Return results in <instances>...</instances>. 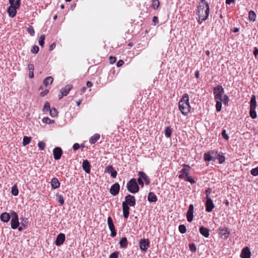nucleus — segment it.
<instances>
[{
	"instance_id": "obj_10",
	"label": "nucleus",
	"mask_w": 258,
	"mask_h": 258,
	"mask_svg": "<svg viewBox=\"0 0 258 258\" xmlns=\"http://www.w3.org/2000/svg\"><path fill=\"white\" fill-rule=\"evenodd\" d=\"M183 166L184 168L181 169L180 172V174L179 175V178L180 179H185L186 177L188 176L189 174V170L190 168V167L187 164H183Z\"/></svg>"
},
{
	"instance_id": "obj_28",
	"label": "nucleus",
	"mask_w": 258,
	"mask_h": 258,
	"mask_svg": "<svg viewBox=\"0 0 258 258\" xmlns=\"http://www.w3.org/2000/svg\"><path fill=\"white\" fill-rule=\"evenodd\" d=\"M100 138V135L99 134H95L89 139V143L91 144H94Z\"/></svg>"
},
{
	"instance_id": "obj_51",
	"label": "nucleus",
	"mask_w": 258,
	"mask_h": 258,
	"mask_svg": "<svg viewBox=\"0 0 258 258\" xmlns=\"http://www.w3.org/2000/svg\"><path fill=\"white\" fill-rule=\"evenodd\" d=\"M118 252L115 251L110 254L109 258H118Z\"/></svg>"
},
{
	"instance_id": "obj_8",
	"label": "nucleus",
	"mask_w": 258,
	"mask_h": 258,
	"mask_svg": "<svg viewBox=\"0 0 258 258\" xmlns=\"http://www.w3.org/2000/svg\"><path fill=\"white\" fill-rule=\"evenodd\" d=\"M122 203H126L127 206L134 207L136 205L135 197L131 195H127L125 197V201Z\"/></svg>"
},
{
	"instance_id": "obj_57",
	"label": "nucleus",
	"mask_w": 258,
	"mask_h": 258,
	"mask_svg": "<svg viewBox=\"0 0 258 258\" xmlns=\"http://www.w3.org/2000/svg\"><path fill=\"white\" fill-rule=\"evenodd\" d=\"M80 147V145L78 143H75L73 145V148L74 151L78 150Z\"/></svg>"
},
{
	"instance_id": "obj_61",
	"label": "nucleus",
	"mask_w": 258,
	"mask_h": 258,
	"mask_svg": "<svg viewBox=\"0 0 258 258\" xmlns=\"http://www.w3.org/2000/svg\"><path fill=\"white\" fill-rule=\"evenodd\" d=\"M55 46H56L55 43H52V44H50V45L49 46V50L50 51L53 50L55 48Z\"/></svg>"
},
{
	"instance_id": "obj_40",
	"label": "nucleus",
	"mask_w": 258,
	"mask_h": 258,
	"mask_svg": "<svg viewBox=\"0 0 258 258\" xmlns=\"http://www.w3.org/2000/svg\"><path fill=\"white\" fill-rule=\"evenodd\" d=\"M107 223L109 228L114 226L112 218L110 216H109L107 218Z\"/></svg>"
},
{
	"instance_id": "obj_22",
	"label": "nucleus",
	"mask_w": 258,
	"mask_h": 258,
	"mask_svg": "<svg viewBox=\"0 0 258 258\" xmlns=\"http://www.w3.org/2000/svg\"><path fill=\"white\" fill-rule=\"evenodd\" d=\"M216 108L217 111H220L221 110L222 108V101L224 104H226V96H224L223 100H216Z\"/></svg>"
},
{
	"instance_id": "obj_17",
	"label": "nucleus",
	"mask_w": 258,
	"mask_h": 258,
	"mask_svg": "<svg viewBox=\"0 0 258 258\" xmlns=\"http://www.w3.org/2000/svg\"><path fill=\"white\" fill-rule=\"evenodd\" d=\"M138 174L139 177L144 181L146 185H148L150 183V179L145 172L140 171Z\"/></svg>"
},
{
	"instance_id": "obj_11",
	"label": "nucleus",
	"mask_w": 258,
	"mask_h": 258,
	"mask_svg": "<svg viewBox=\"0 0 258 258\" xmlns=\"http://www.w3.org/2000/svg\"><path fill=\"white\" fill-rule=\"evenodd\" d=\"M194 206L192 204L189 205L188 210L186 213L187 220L188 222H191L194 218Z\"/></svg>"
},
{
	"instance_id": "obj_35",
	"label": "nucleus",
	"mask_w": 258,
	"mask_h": 258,
	"mask_svg": "<svg viewBox=\"0 0 258 258\" xmlns=\"http://www.w3.org/2000/svg\"><path fill=\"white\" fill-rule=\"evenodd\" d=\"M50 109H51V108H50V106L49 103L48 102H46L45 103L43 108L42 109V111L44 112H45L49 111Z\"/></svg>"
},
{
	"instance_id": "obj_52",
	"label": "nucleus",
	"mask_w": 258,
	"mask_h": 258,
	"mask_svg": "<svg viewBox=\"0 0 258 258\" xmlns=\"http://www.w3.org/2000/svg\"><path fill=\"white\" fill-rule=\"evenodd\" d=\"M114 170L113 167L111 165L108 166L106 168V171L108 173H111Z\"/></svg>"
},
{
	"instance_id": "obj_41",
	"label": "nucleus",
	"mask_w": 258,
	"mask_h": 258,
	"mask_svg": "<svg viewBox=\"0 0 258 258\" xmlns=\"http://www.w3.org/2000/svg\"><path fill=\"white\" fill-rule=\"evenodd\" d=\"M49 113H50V115L52 116V117H55V116L57 115V110L56 109L54 108V107H52L51 108V109L49 111Z\"/></svg>"
},
{
	"instance_id": "obj_39",
	"label": "nucleus",
	"mask_w": 258,
	"mask_h": 258,
	"mask_svg": "<svg viewBox=\"0 0 258 258\" xmlns=\"http://www.w3.org/2000/svg\"><path fill=\"white\" fill-rule=\"evenodd\" d=\"M21 223H20V225L24 227V228H26V227H27L26 224L28 222V219L25 218H21Z\"/></svg>"
},
{
	"instance_id": "obj_55",
	"label": "nucleus",
	"mask_w": 258,
	"mask_h": 258,
	"mask_svg": "<svg viewBox=\"0 0 258 258\" xmlns=\"http://www.w3.org/2000/svg\"><path fill=\"white\" fill-rule=\"evenodd\" d=\"M48 92H49V90L48 89H45L41 92L40 95L42 97H44L45 95H46Z\"/></svg>"
},
{
	"instance_id": "obj_64",
	"label": "nucleus",
	"mask_w": 258,
	"mask_h": 258,
	"mask_svg": "<svg viewBox=\"0 0 258 258\" xmlns=\"http://www.w3.org/2000/svg\"><path fill=\"white\" fill-rule=\"evenodd\" d=\"M211 192V190L210 188H208L206 190V195L207 196V197H209V195Z\"/></svg>"
},
{
	"instance_id": "obj_21",
	"label": "nucleus",
	"mask_w": 258,
	"mask_h": 258,
	"mask_svg": "<svg viewBox=\"0 0 258 258\" xmlns=\"http://www.w3.org/2000/svg\"><path fill=\"white\" fill-rule=\"evenodd\" d=\"M122 211L123 216L124 218L127 219L128 217L130 214V207L127 206L126 203H122Z\"/></svg>"
},
{
	"instance_id": "obj_14",
	"label": "nucleus",
	"mask_w": 258,
	"mask_h": 258,
	"mask_svg": "<svg viewBox=\"0 0 258 258\" xmlns=\"http://www.w3.org/2000/svg\"><path fill=\"white\" fill-rule=\"evenodd\" d=\"M66 239L65 234L63 233H59L56 237L55 244L56 246H60L62 245Z\"/></svg>"
},
{
	"instance_id": "obj_4",
	"label": "nucleus",
	"mask_w": 258,
	"mask_h": 258,
	"mask_svg": "<svg viewBox=\"0 0 258 258\" xmlns=\"http://www.w3.org/2000/svg\"><path fill=\"white\" fill-rule=\"evenodd\" d=\"M126 187L129 192L132 194H136L139 191L140 187L137 182V179L132 178L127 183Z\"/></svg>"
},
{
	"instance_id": "obj_3",
	"label": "nucleus",
	"mask_w": 258,
	"mask_h": 258,
	"mask_svg": "<svg viewBox=\"0 0 258 258\" xmlns=\"http://www.w3.org/2000/svg\"><path fill=\"white\" fill-rule=\"evenodd\" d=\"M10 4L8 8V13L9 16H15L17 13V10L19 8L21 5V0H9Z\"/></svg>"
},
{
	"instance_id": "obj_63",
	"label": "nucleus",
	"mask_w": 258,
	"mask_h": 258,
	"mask_svg": "<svg viewBox=\"0 0 258 258\" xmlns=\"http://www.w3.org/2000/svg\"><path fill=\"white\" fill-rule=\"evenodd\" d=\"M153 22L156 25L158 23V17H153Z\"/></svg>"
},
{
	"instance_id": "obj_38",
	"label": "nucleus",
	"mask_w": 258,
	"mask_h": 258,
	"mask_svg": "<svg viewBox=\"0 0 258 258\" xmlns=\"http://www.w3.org/2000/svg\"><path fill=\"white\" fill-rule=\"evenodd\" d=\"M45 36L44 35H41L39 39L38 43L40 46L43 47L44 45V40Z\"/></svg>"
},
{
	"instance_id": "obj_16",
	"label": "nucleus",
	"mask_w": 258,
	"mask_h": 258,
	"mask_svg": "<svg viewBox=\"0 0 258 258\" xmlns=\"http://www.w3.org/2000/svg\"><path fill=\"white\" fill-rule=\"evenodd\" d=\"M206 202V211L208 212H211L213 210L214 205L212 200L209 197H207Z\"/></svg>"
},
{
	"instance_id": "obj_60",
	"label": "nucleus",
	"mask_w": 258,
	"mask_h": 258,
	"mask_svg": "<svg viewBox=\"0 0 258 258\" xmlns=\"http://www.w3.org/2000/svg\"><path fill=\"white\" fill-rule=\"evenodd\" d=\"M253 53L255 57L256 58L258 55V48L257 47H254Z\"/></svg>"
},
{
	"instance_id": "obj_37",
	"label": "nucleus",
	"mask_w": 258,
	"mask_h": 258,
	"mask_svg": "<svg viewBox=\"0 0 258 258\" xmlns=\"http://www.w3.org/2000/svg\"><path fill=\"white\" fill-rule=\"evenodd\" d=\"M179 231L181 234H184L186 232V226L183 224L179 225L178 226Z\"/></svg>"
},
{
	"instance_id": "obj_29",
	"label": "nucleus",
	"mask_w": 258,
	"mask_h": 258,
	"mask_svg": "<svg viewBox=\"0 0 258 258\" xmlns=\"http://www.w3.org/2000/svg\"><path fill=\"white\" fill-rule=\"evenodd\" d=\"M119 244L121 248H126L128 245L127 238L125 237L121 238Z\"/></svg>"
},
{
	"instance_id": "obj_2",
	"label": "nucleus",
	"mask_w": 258,
	"mask_h": 258,
	"mask_svg": "<svg viewBox=\"0 0 258 258\" xmlns=\"http://www.w3.org/2000/svg\"><path fill=\"white\" fill-rule=\"evenodd\" d=\"M198 16H209V6L206 0H202L198 7Z\"/></svg>"
},
{
	"instance_id": "obj_23",
	"label": "nucleus",
	"mask_w": 258,
	"mask_h": 258,
	"mask_svg": "<svg viewBox=\"0 0 258 258\" xmlns=\"http://www.w3.org/2000/svg\"><path fill=\"white\" fill-rule=\"evenodd\" d=\"M215 153H205L204 155V160L206 161L215 160Z\"/></svg>"
},
{
	"instance_id": "obj_34",
	"label": "nucleus",
	"mask_w": 258,
	"mask_h": 258,
	"mask_svg": "<svg viewBox=\"0 0 258 258\" xmlns=\"http://www.w3.org/2000/svg\"><path fill=\"white\" fill-rule=\"evenodd\" d=\"M56 200L60 203V205H62L64 204V201L63 197L62 195L56 194Z\"/></svg>"
},
{
	"instance_id": "obj_59",
	"label": "nucleus",
	"mask_w": 258,
	"mask_h": 258,
	"mask_svg": "<svg viewBox=\"0 0 258 258\" xmlns=\"http://www.w3.org/2000/svg\"><path fill=\"white\" fill-rule=\"evenodd\" d=\"M124 63V61L122 60H119L116 64L117 67H121Z\"/></svg>"
},
{
	"instance_id": "obj_50",
	"label": "nucleus",
	"mask_w": 258,
	"mask_h": 258,
	"mask_svg": "<svg viewBox=\"0 0 258 258\" xmlns=\"http://www.w3.org/2000/svg\"><path fill=\"white\" fill-rule=\"evenodd\" d=\"M250 173H251V174L253 176H257V175H258V167H256L255 168H253L251 170Z\"/></svg>"
},
{
	"instance_id": "obj_30",
	"label": "nucleus",
	"mask_w": 258,
	"mask_h": 258,
	"mask_svg": "<svg viewBox=\"0 0 258 258\" xmlns=\"http://www.w3.org/2000/svg\"><path fill=\"white\" fill-rule=\"evenodd\" d=\"M216 159L218 160V162L220 164L224 162L225 160V158L224 156V155H220V154H218L217 153H216L215 155V160Z\"/></svg>"
},
{
	"instance_id": "obj_32",
	"label": "nucleus",
	"mask_w": 258,
	"mask_h": 258,
	"mask_svg": "<svg viewBox=\"0 0 258 258\" xmlns=\"http://www.w3.org/2000/svg\"><path fill=\"white\" fill-rule=\"evenodd\" d=\"M172 130L170 126H167L165 130V135L167 138H170Z\"/></svg>"
},
{
	"instance_id": "obj_18",
	"label": "nucleus",
	"mask_w": 258,
	"mask_h": 258,
	"mask_svg": "<svg viewBox=\"0 0 258 258\" xmlns=\"http://www.w3.org/2000/svg\"><path fill=\"white\" fill-rule=\"evenodd\" d=\"M251 256V251L247 246L243 248L240 254L241 258H250Z\"/></svg>"
},
{
	"instance_id": "obj_56",
	"label": "nucleus",
	"mask_w": 258,
	"mask_h": 258,
	"mask_svg": "<svg viewBox=\"0 0 258 258\" xmlns=\"http://www.w3.org/2000/svg\"><path fill=\"white\" fill-rule=\"evenodd\" d=\"M207 18L208 17H203L202 19H201V17H198V18L197 17V19L198 20V21L199 23V24H202L203 21L206 20Z\"/></svg>"
},
{
	"instance_id": "obj_44",
	"label": "nucleus",
	"mask_w": 258,
	"mask_h": 258,
	"mask_svg": "<svg viewBox=\"0 0 258 258\" xmlns=\"http://www.w3.org/2000/svg\"><path fill=\"white\" fill-rule=\"evenodd\" d=\"M111 231L110 236L114 237L116 235V232L115 230V226L109 228Z\"/></svg>"
},
{
	"instance_id": "obj_1",
	"label": "nucleus",
	"mask_w": 258,
	"mask_h": 258,
	"mask_svg": "<svg viewBox=\"0 0 258 258\" xmlns=\"http://www.w3.org/2000/svg\"><path fill=\"white\" fill-rule=\"evenodd\" d=\"M179 109L182 114L185 116L188 114L190 112V105L189 102V96L188 94L185 93L180 99L178 103Z\"/></svg>"
},
{
	"instance_id": "obj_7",
	"label": "nucleus",
	"mask_w": 258,
	"mask_h": 258,
	"mask_svg": "<svg viewBox=\"0 0 258 258\" xmlns=\"http://www.w3.org/2000/svg\"><path fill=\"white\" fill-rule=\"evenodd\" d=\"M214 94L215 100H223L222 98L224 93V89L220 85H218L214 89Z\"/></svg>"
},
{
	"instance_id": "obj_25",
	"label": "nucleus",
	"mask_w": 258,
	"mask_h": 258,
	"mask_svg": "<svg viewBox=\"0 0 258 258\" xmlns=\"http://www.w3.org/2000/svg\"><path fill=\"white\" fill-rule=\"evenodd\" d=\"M200 233L205 237H208L209 236V229L204 226H201L199 229Z\"/></svg>"
},
{
	"instance_id": "obj_5",
	"label": "nucleus",
	"mask_w": 258,
	"mask_h": 258,
	"mask_svg": "<svg viewBox=\"0 0 258 258\" xmlns=\"http://www.w3.org/2000/svg\"><path fill=\"white\" fill-rule=\"evenodd\" d=\"M256 107V97L254 95H252L250 101V116L252 119H255L256 116V112L255 111V108Z\"/></svg>"
},
{
	"instance_id": "obj_45",
	"label": "nucleus",
	"mask_w": 258,
	"mask_h": 258,
	"mask_svg": "<svg viewBox=\"0 0 258 258\" xmlns=\"http://www.w3.org/2000/svg\"><path fill=\"white\" fill-rule=\"evenodd\" d=\"M159 6L158 0H152V6L154 9H157Z\"/></svg>"
},
{
	"instance_id": "obj_24",
	"label": "nucleus",
	"mask_w": 258,
	"mask_h": 258,
	"mask_svg": "<svg viewBox=\"0 0 258 258\" xmlns=\"http://www.w3.org/2000/svg\"><path fill=\"white\" fill-rule=\"evenodd\" d=\"M60 184V183L57 178L53 177L51 179V186L52 188L56 189L59 187Z\"/></svg>"
},
{
	"instance_id": "obj_12",
	"label": "nucleus",
	"mask_w": 258,
	"mask_h": 258,
	"mask_svg": "<svg viewBox=\"0 0 258 258\" xmlns=\"http://www.w3.org/2000/svg\"><path fill=\"white\" fill-rule=\"evenodd\" d=\"M72 88V86L70 85H68L65 86L64 88L61 89L60 90L61 94L58 95L59 99H61L63 96H67L69 93L70 90Z\"/></svg>"
},
{
	"instance_id": "obj_48",
	"label": "nucleus",
	"mask_w": 258,
	"mask_h": 258,
	"mask_svg": "<svg viewBox=\"0 0 258 258\" xmlns=\"http://www.w3.org/2000/svg\"><path fill=\"white\" fill-rule=\"evenodd\" d=\"M39 50V47L37 45H34L31 50V52L33 53H37Z\"/></svg>"
},
{
	"instance_id": "obj_15",
	"label": "nucleus",
	"mask_w": 258,
	"mask_h": 258,
	"mask_svg": "<svg viewBox=\"0 0 258 258\" xmlns=\"http://www.w3.org/2000/svg\"><path fill=\"white\" fill-rule=\"evenodd\" d=\"M62 154V150L60 147H55L53 150V157L55 160H59Z\"/></svg>"
},
{
	"instance_id": "obj_53",
	"label": "nucleus",
	"mask_w": 258,
	"mask_h": 258,
	"mask_svg": "<svg viewBox=\"0 0 258 258\" xmlns=\"http://www.w3.org/2000/svg\"><path fill=\"white\" fill-rule=\"evenodd\" d=\"M137 182L138 183V184H139L142 187L144 186V181H143L142 179H141L140 177H139V178L137 180Z\"/></svg>"
},
{
	"instance_id": "obj_42",
	"label": "nucleus",
	"mask_w": 258,
	"mask_h": 258,
	"mask_svg": "<svg viewBox=\"0 0 258 258\" xmlns=\"http://www.w3.org/2000/svg\"><path fill=\"white\" fill-rule=\"evenodd\" d=\"M42 122L47 124H51L54 122V121L49 118L46 117L42 119Z\"/></svg>"
},
{
	"instance_id": "obj_9",
	"label": "nucleus",
	"mask_w": 258,
	"mask_h": 258,
	"mask_svg": "<svg viewBox=\"0 0 258 258\" xmlns=\"http://www.w3.org/2000/svg\"><path fill=\"white\" fill-rule=\"evenodd\" d=\"M150 246V242L148 239L143 238L140 240L139 246L141 250L146 251Z\"/></svg>"
},
{
	"instance_id": "obj_27",
	"label": "nucleus",
	"mask_w": 258,
	"mask_h": 258,
	"mask_svg": "<svg viewBox=\"0 0 258 258\" xmlns=\"http://www.w3.org/2000/svg\"><path fill=\"white\" fill-rule=\"evenodd\" d=\"M158 200L157 197L152 192H150L148 195V201L150 203L156 202Z\"/></svg>"
},
{
	"instance_id": "obj_47",
	"label": "nucleus",
	"mask_w": 258,
	"mask_h": 258,
	"mask_svg": "<svg viewBox=\"0 0 258 258\" xmlns=\"http://www.w3.org/2000/svg\"><path fill=\"white\" fill-rule=\"evenodd\" d=\"M38 148L41 150H43L45 147V143L42 141H40L38 144Z\"/></svg>"
},
{
	"instance_id": "obj_33",
	"label": "nucleus",
	"mask_w": 258,
	"mask_h": 258,
	"mask_svg": "<svg viewBox=\"0 0 258 258\" xmlns=\"http://www.w3.org/2000/svg\"><path fill=\"white\" fill-rule=\"evenodd\" d=\"M11 193L13 196H18L19 194V190L16 184L14 185L12 187Z\"/></svg>"
},
{
	"instance_id": "obj_49",
	"label": "nucleus",
	"mask_w": 258,
	"mask_h": 258,
	"mask_svg": "<svg viewBox=\"0 0 258 258\" xmlns=\"http://www.w3.org/2000/svg\"><path fill=\"white\" fill-rule=\"evenodd\" d=\"M184 180L185 181L189 182L191 184H194L196 183V181L191 176H188L184 179Z\"/></svg>"
},
{
	"instance_id": "obj_19",
	"label": "nucleus",
	"mask_w": 258,
	"mask_h": 258,
	"mask_svg": "<svg viewBox=\"0 0 258 258\" xmlns=\"http://www.w3.org/2000/svg\"><path fill=\"white\" fill-rule=\"evenodd\" d=\"M11 217V214L6 212L3 213L0 216L1 220L4 223H8Z\"/></svg>"
},
{
	"instance_id": "obj_46",
	"label": "nucleus",
	"mask_w": 258,
	"mask_h": 258,
	"mask_svg": "<svg viewBox=\"0 0 258 258\" xmlns=\"http://www.w3.org/2000/svg\"><path fill=\"white\" fill-rule=\"evenodd\" d=\"M189 248L192 252H196L197 250L196 246L194 243L189 244Z\"/></svg>"
},
{
	"instance_id": "obj_62",
	"label": "nucleus",
	"mask_w": 258,
	"mask_h": 258,
	"mask_svg": "<svg viewBox=\"0 0 258 258\" xmlns=\"http://www.w3.org/2000/svg\"><path fill=\"white\" fill-rule=\"evenodd\" d=\"M111 174V176L113 178H115L116 177V175H117V172L116 170H113L112 172H111V173H110Z\"/></svg>"
},
{
	"instance_id": "obj_58",
	"label": "nucleus",
	"mask_w": 258,
	"mask_h": 258,
	"mask_svg": "<svg viewBox=\"0 0 258 258\" xmlns=\"http://www.w3.org/2000/svg\"><path fill=\"white\" fill-rule=\"evenodd\" d=\"M109 60L110 63H113L116 61V57L114 56H110L109 57Z\"/></svg>"
},
{
	"instance_id": "obj_31",
	"label": "nucleus",
	"mask_w": 258,
	"mask_h": 258,
	"mask_svg": "<svg viewBox=\"0 0 258 258\" xmlns=\"http://www.w3.org/2000/svg\"><path fill=\"white\" fill-rule=\"evenodd\" d=\"M53 79L52 77H47L43 81V84L47 87L49 84H51L53 82Z\"/></svg>"
},
{
	"instance_id": "obj_20",
	"label": "nucleus",
	"mask_w": 258,
	"mask_h": 258,
	"mask_svg": "<svg viewBox=\"0 0 258 258\" xmlns=\"http://www.w3.org/2000/svg\"><path fill=\"white\" fill-rule=\"evenodd\" d=\"M82 167L83 170L87 173H90L91 171V165L87 160H84L83 161Z\"/></svg>"
},
{
	"instance_id": "obj_43",
	"label": "nucleus",
	"mask_w": 258,
	"mask_h": 258,
	"mask_svg": "<svg viewBox=\"0 0 258 258\" xmlns=\"http://www.w3.org/2000/svg\"><path fill=\"white\" fill-rule=\"evenodd\" d=\"M27 30L31 36H33L34 35L35 31L34 30L33 27L32 26H30L28 28H27Z\"/></svg>"
},
{
	"instance_id": "obj_54",
	"label": "nucleus",
	"mask_w": 258,
	"mask_h": 258,
	"mask_svg": "<svg viewBox=\"0 0 258 258\" xmlns=\"http://www.w3.org/2000/svg\"><path fill=\"white\" fill-rule=\"evenodd\" d=\"M28 70L29 72H34V66L33 64L30 63L28 64Z\"/></svg>"
},
{
	"instance_id": "obj_26",
	"label": "nucleus",
	"mask_w": 258,
	"mask_h": 258,
	"mask_svg": "<svg viewBox=\"0 0 258 258\" xmlns=\"http://www.w3.org/2000/svg\"><path fill=\"white\" fill-rule=\"evenodd\" d=\"M218 234L222 239H226V227L225 226L220 227L218 229Z\"/></svg>"
},
{
	"instance_id": "obj_6",
	"label": "nucleus",
	"mask_w": 258,
	"mask_h": 258,
	"mask_svg": "<svg viewBox=\"0 0 258 258\" xmlns=\"http://www.w3.org/2000/svg\"><path fill=\"white\" fill-rule=\"evenodd\" d=\"M11 227L12 229H16L20 225L19 221V217L16 212L12 211L11 212Z\"/></svg>"
},
{
	"instance_id": "obj_36",
	"label": "nucleus",
	"mask_w": 258,
	"mask_h": 258,
	"mask_svg": "<svg viewBox=\"0 0 258 258\" xmlns=\"http://www.w3.org/2000/svg\"><path fill=\"white\" fill-rule=\"evenodd\" d=\"M31 140V137H28L27 136H25L23 138V146H26L27 145L29 144Z\"/></svg>"
},
{
	"instance_id": "obj_13",
	"label": "nucleus",
	"mask_w": 258,
	"mask_h": 258,
	"mask_svg": "<svg viewBox=\"0 0 258 258\" xmlns=\"http://www.w3.org/2000/svg\"><path fill=\"white\" fill-rule=\"evenodd\" d=\"M120 190V185L118 183H115L112 185L110 189V194L115 196L119 193Z\"/></svg>"
}]
</instances>
